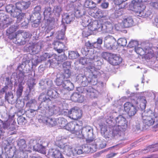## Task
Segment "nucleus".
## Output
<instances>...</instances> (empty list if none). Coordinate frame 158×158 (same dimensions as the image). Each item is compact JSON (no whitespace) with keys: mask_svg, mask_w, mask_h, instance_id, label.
<instances>
[{"mask_svg":"<svg viewBox=\"0 0 158 158\" xmlns=\"http://www.w3.org/2000/svg\"><path fill=\"white\" fill-rule=\"evenodd\" d=\"M38 99L41 102V103L38 108L40 110V112L45 115L46 117L61 114L66 115L67 114V112L60 109L59 107L55 105L50 107V105L52 103V101L48 97L43 93L40 94Z\"/></svg>","mask_w":158,"mask_h":158,"instance_id":"nucleus-1","label":"nucleus"},{"mask_svg":"<svg viewBox=\"0 0 158 158\" xmlns=\"http://www.w3.org/2000/svg\"><path fill=\"white\" fill-rule=\"evenodd\" d=\"M30 5L29 1L25 0L16 2L15 6L12 4L7 5L6 9V11L10 13L11 16L17 18V22L19 23L24 17V14L22 12L28 8Z\"/></svg>","mask_w":158,"mask_h":158,"instance_id":"nucleus-2","label":"nucleus"},{"mask_svg":"<svg viewBox=\"0 0 158 158\" xmlns=\"http://www.w3.org/2000/svg\"><path fill=\"white\" fill-rule=\"evenodd\" d=\"M143 123L145 126H150L154 124L155 131L158 130V114L151 110L144 111L142 114Z\"/></svg>","mask_w":158,"mask_h":158,"instance_id":"nucleus-3","label":"nucleus"},{"mask_svg":"<svg viewBox=\"0 0 158 158\" xmlns=\"http://www.w3.org/2000/svg\"><path fill=\"white\" fill-rule=\"evenodd\" d=\"M14 116L15 115H9L8 119L4 121L0 119V139L3 135L6 130L10 131L16 129V122L14 119Z\"/></svg>","mask_w":158,"mask_h":158,"instance_id":"nucleus-4","label":"nucleus"},{"mask_svg":"<svg viewBox=\"0 0 158 158\" xmlns=\"http://www.w3.org/2000/svg\"><path fill=\"white\" fill-rule=\"evenodd\" d=\"M66 137L65 138L63 136L57 137L56 140L55 142V143L57 146L60 148L64 147V154L68 157H70L72 155L74 156L77 154V152L75 153L76 148L73 149L70 146L67 145L64 146L65 141L66 140Z\"/></svg>","mask_w":158,"mask_h":158,"instance_id":"nucleus-5","label":"nucleus"},{"mask_svg":"<svg viewBox=\"0 0 158 158\" xmlns=\"http://www.w3.org/2000/svg\"><path fill=\"white\" fill-rule=\"evenodd\" d=\"M147 0H133L132 2V10L135 12L137 15L142 17H146L148 15L145 14L143 10L146 8L145 3Z\"/></svg>","mask_w":158,"mask_h":158,"instance_id":"nucleus-6","label":"nucleus"},{"mask_svg":"<svg viewBox=\"0 0 158 158\" xmlns=\"http://www.w3.org/2000/svg\"><path fill=\"white\" fill-rule=\"evenodd\" d=\"M87 71L89 75L88 77L89 84L93 85H96L97 83V76L100 75L99 71L93 66H88Z\"/></svg>","mask_w":158,"mask_h":158,"instance_id":"nucleus-7","label":"nucleus"},{"mask_svg":"<svg viewBox=\"0 0 158 158\" xmlns=\"http://www.w3.org/2000/svg\"><path fill=\"white\" fill-rule=\"evenodd\" d=\"M121 128L116 125H114L112 127H110L109 134H111L110 138L114 137L115 138H119L120 140H123L124 136V132Z\"/></svg>","mask_w":158,"mask_h":158,"instance_id":"nucleus-8","label":"nucleus"},{"mask_svg":"<svg viewBox=\"0 0 158 158\" xmlns=\"http://www.w3.org/2000/svg\"><path fill=\"white\" fill-rule=\"evenodd\" d=\"M81 132L83 138L86 139L87 143L93 142L94 139L93 130L91 127L87 126L83 127Z\"/></svg>","mask_w":158,"mask_h":158,"instance_id":"nucleus-9","label":"nucleus"},{"mask_svg":"<svg viewBox=\"0 0 158 158\" xmlns=\"http://www.w3.org/2000/svg\"><path fill=\"white\" fill-rule=\"evenodd\" d=\"M77 89L79 93L85 94L87 97L91 98H96L98 95V92L91 86L86 88L82 86L79 87Z\"/></svg>","mask_w":158,"mask_h":158,"instance_id":"nucleus-10","label":"nucleus"},{"mask_svg":"<svg viewBox=\"0 0 158 158\" xmlns=\"http://www.w3.org/2000/svg\"><path fill=\"white\" fill-rule=\"evenodd\" d=\"M44 19L47 20L48 24V26L53 27L54 24V18L52 16L51 9L50 7H46L45 8L44 12Z\"/></svg>","mask_w":158,"mask_h":158,"instance_id":"nucleus-11","label":"nucleus"},{"mask_svg":"<svg viewBox=\"0 0 158 158\" xmlns=\"http://www.w3.org/2000/svg\"><path fill=\"white\" fill-rule=\"evenodd\" d=\"M25 63L24 61L20 64L18 67L16 72L12 73V77L14 76V78L16 77L21 81H23L25 77L24 72L23 71V70H25Z\"/></svg>","mask_w":158,"mask_h":158,"instance_id":"nucleus-12","label":"nucleus"},{"mask_svg":"<svg viewBox=\"0 0 158 158\" xmlns=\"http://www.w3.org/2000/svg\"><path fill=\"white\" fill-rule=\"evenodd\" d=\"M92 150L96 151L97 149H101L104 148L106 145V141L102 138H98L92 142Z\"/></svg>","mask_w":158,"mask_h":158,"instance_id":"nucleus-13","label":"nucleus"},{"mask_svg":"<svg viewBox=\"0 0 158 158\" xmlns=\"http://www.w3.org/2000/svg\"><path fill=\"white\" fill-rule=\"evenodd\" d=\"M82 114V111L77 107L72 108L68 111L69 117L74 120H77L80 118Z\"/></svg>","mask_w":158,"mask_h":158,"instance_id":"nucleus-14","label":"nucleus"},{"mask_svg":"<svg viewBox=\"0 0 158 158\" xmlns=\"http://www.w3.org/2000/svg\"><path fill=\"white\" fill-rule=\"evenodd\" d=\"M88 144L83 145L81 147L76 148L75 153L77 152L78 155H80L83 153H88L90 152H93V151L92 150V142L88 143Z\"/></svg>","mask_w":158,"mask_h":158,"instance_id":"nucleus-15","label":"nucleus"},{"mask_svg":"<svg viewBox=\"0 0 158 158\" xmlns=\"http://www.w3.org/2000/svg\"><path fill=\"white\" fill-rule=\"evenodd\" d=\"M115 125L121 128L123 131H126L127 127V122L126 119L123 116L120 115L115 119Z\"/></svg>","mask_w":158,"mask_h":158,"instance_id":"nucleus-16","label":"nucleus"},{"mask_svg":"<svg viewBox=\"0 0 158 158\" xmlns=\"http://www.w3.org/2000/svg\"><path fill=\"white\" fill-rule=\"evenodd\" d=\"M100 58V57L95 56L89 58L81 57L79 59V62L82 65H85L88 63L87 62L89 60L91 59V61L94 63V65H99L101 64V62L99 61Z\"/></svg>","mask_w":158,"mask_h":158,"instance_id":"nucleus-17","label":"nucleus"},{"mask_svg":"<svg viewBox=\"0 0 158 158\" xmlns=\"http://www.w3.org/2000/svg\"><path fill=\"white\" fill-rule=\"evenodd\" d=\"M124 110L130 116H134L137 110L136 108L129 102L125 103L124 104Z\"/></svg>","mask_w":158,"mask_h":158,"instance_id":"nucleus-18","label":"nucleus"},{"mask_svg":"<svg viewBox=\"0 0 158 158\" xmlns=\"http://www.w3.org/2000/svg\"><path fill=\"white\" fill-rule=\"evenodd\" d=\"M49 158H63L61 152L56 149H50L46 155Z\"/></svg>","mask_w":158,"mask_h":158,"instance_id":"nucleus-19","label":"nucleus"},{"mask_svg":"<svg viewBox=\"0 0 158 158\" xmlns=\"http://www.w3.org/2000/svg\"><path fill=\"white\" fill-rule=\"evenodd\" d=\"M101 22L100 20H94L92 22H90L89 25L87 26L88 29L91 31H101L100 28H101Z\"/></svg>","mask_w":158,"mask_h":158,"instance_id":"nucleus-20","label":"nucleus"},{"mask_svg":"<svg viewBox=\"0 0 158 158\" xmlns=\"http://www.w3.org/2000/svg\"><path fill=\"white\" fill-rule=\"evenodd\" d=\"M42 47L41 45V42L40 41L38 43H30V45L28 48L30 52H31L34 54H36L39 52Z\"/></svg>","mask_w":158,"mask_h":158,"instance_id":"nucleus-21","label":"nucleus"},{"mask_svg":"<svg viewBox=\"0 0 158 158\" xmlns=\"http://www.w3.org/2000/svg\"><path fill=\"white\" fill-rule=\"evenodd\" d=\"M18 25H13L10 27L6 30V35L10 40L16 38L17 35L14 32L18 29Z\"/></svg>","mask_w":158,"mask_h":158,"instance_id":"nucleus-22","label":"nucleus"},{"mask_svg":"<svg viewBox=\"0 0 158 158\" xmlns=\"http://www.w3.org/2000/svg\"><path fill=\"white\" fill-rule=\"evenodd\" d=\"M39 141L40 140H39L38 142H37L36 140L31 139L30 141V143L32 146V144H31L32 143H36L35 145L33 146V149L35 151L44 154L45 153V148L41 143H39Z\"/></svg>","mask_w":158,"mask_h":158,"instance_id":"nucleus-23","label":"nucleus"},{"mask_svg":"<svg viewBox=\"0 0 158 158\" xmlns=\"http://www.w3.org/2000/svg\"><path fill=\"white\" fill-rule=\"evenodd\" d=\"M77 82L82 86L85 87L89 84L88 77H87L82 74H79L76 77Z\"/></svg>","mask_w":158,"mask_h":158,"instance_id":"nucleus-24","label":"nucleus"},{"mask_svg":"<svg viewBox=\"0 0 158 158\" xmlns=\"http://www.w3.org/2000/svg\"><path fill=\"white\" fill-rule=\"evenodd\" d=\"M42 117V119L40 121H41L50 127L55 126L57 124V118H52Z\"/></svg>","mask_w":158,"mask_h":158,"instance_id":"nucleus-25","label":"nucleus"},{"mask_svg":"<svg viewBox=\"0 0 158 158\" xmlns=\"http://www.w3.org/2000/svg\"><path fill=\"white\" fill-rule=\"evenodd\" d=\"M81 126L78 125L76 122H70L68 123L65 126L64 129L71 131H78Z\"/></svg>","mask_w":158,"mask_h":158,"instance_id":"nucleus-26","label":"nucleus"},{"mask_svg":"<svg viewBox=\"0 0 158 158\" xmlns=\"http://www.w3.org/2000/svg\"><path fill=\"white\" fill-rule=\"evenodd\" d=\"M122 60V59L120 56L113 54L109 63L112 65H117L121 63Z\"/></svg>","mask_w":158,"mask_h":158,"instance_id":"nucleus-27","label":"nucleus"},{"mask_svg":"<svg viewBox=\"0 0 158 158\" xmlns=\"http://www.w3.org/2000/svg\"><path fill=\"white\" fill-rule=\"evenodd\" d=\"M99 126L101 127V133L106 138H110L111 134H109V127L107 128V125L105 124H100Z\"/></svg>","mask_w":158,"mask_h":158,"instance_id":"nucleus-28","label":"nucleus"},{"mask_svg":"<svg viewBox=\"0 0 158 158\" xmlns=\"http://www.w3.org/2000/svg\"><path fill=\"white\" fill-rule=\"evenodd\" d=\"M24 63H26L25 70L26 71H30L33 66H36L38 64L35 58L32 59L31 62L28 60L25 61Z\"/></svg>","mask_w":158,"mask_h":158,"instance_id":"nucleus-29","label":"nucleus"},{"mask_svg":"<svg viewBox=\"0 0 158 158\" xmlns=\"http://www.w3.org/2000/svg\"><path fill=\"white\" fill-rule=\"evenodd\" d=\"M158 150V143L155 144H152L147 147L145 148L140 150L143 153H146L148 152H154Z\"/></svg>","mask_w":158,"mask_h":158,"instance_id":"nucleus-30","label":"nucleus"},{"mask_svg":"<svg viewBox=\"0 0 158 158\" xmlns=\"http://www.w3.org/2000/svg\"><path fill=\"white\" fill-rule=\"evenodd\" d=\"M101 28L99 29L103 32H110L113 29L112 25L110 22H107L104 24L101 23Z\"/></svg>","mask_w":158,"mask_h":158,"instance_id":"nucleus-31","label":"nucleus"},{"mask_svg":"<svg viewBox=\"0 0 158 158\" xmlns=\"http://www.w3.org/2000/svg\"><path fill=\"white\" fill-rule=\"evenodd\" d=\"M122 23L125 27H129L133 26L134 22L131 17H125L123 18Z\"/></svg>","mask_w":158,"mask_h":158,"instance_id":"nucleus-32","label":"nucleus"},{"mask_svg":"<svg viewBox=\"0 0 158 158\" xmlns=\"http://www.w3.org/2000/svg\"><path fill=\"white\" fill-rule=\"evenodd\" d=\"M26 99L28 100L26 105V107L36 109V107L37 106V102L35 99H32L29 100V97L27 96L26 97Z\"/></svg>","mask_w":158,"mask_h":158,"instance_id":"nucleus-33","label":"nucleus"},{"mask_svg":"<svg viewBox=\"0 0 158 158\" xmlns=\"http://www.w3.org/2000/svg\"><path fill=\"white\" fill-rule=\"evenodd\" d=\"M47 96L53 98H56L60 96V94L56 90H54L53 89H48L47 92V95L44 94Z\"/></svg>","mask_w":158,"mask_h":158,"instance_id":"nucleus-34","label":"nucleus"},{"mask_svg":"<svg viewBox=\"0 0 158 158\" xmlns=\"http://www.w3.org/2000/svg\"><path fill=\"white\" fill-rule=\"evenodd\" d=\"M62 86L65 89L69 91L72 90L74 88V85L73 84L68 80H66L64 81Z\"/></svg>","mask_w":158,"mask_h":158,"instance_id":"nucleus-35","label":"nucleus"},{"mask_svg":"<svg viewBox=\"0 0 158 158\" xmlns=\"http://www.w3.org/2000/svg\"><path fill=\"white\" fill-rule=\"evenodd\" d=\"M14 97L12 93L8 92L5 94V98L9 103L14 104L16 102V100L14 99Z\"/></svg>","mask_w":158,"mask_h":158,"instance_id":"nucleus-36","label":"nucleus"},{"mask_svg":"<svg viewBox=\"0 0 158 158\" xmlns=\"http://www.w3.org/2000/svg\"><path fill=\"white\" fill-rule=\"evenodd\" d=\"M66 79L64 75L61 73H58L56 75V85L58 86L62 85L64 81Z\"/></svg>","mask_w":158,"mask_h":158,"instance_id":"nucleus-37","label":"nucleus"},{"mask_svg":"<svg viewBox=\"0 0 158 158\" xmlns=\"http://www.w3.org/2000/svg\"><path fill=\"white\" fill-rule=\"evenodd\" d=\"M17 145L19 147L20 151H24L27 147L26 141L23 139H20L17 141Z\"/></svg>","mask_w":158,"mask_h":158,"instance_id":"nucleus-38","label":"nucleus"},{"mask_svg":"<svg viewBox=\"0 0 158 158\" xmlns=\"http://www.w3.org/2000/svg\"><path fill=\"white\" fill-rule=\"evenodd\" d=\"M146 95L148 97H152L155 101V104L157 105L158 103V93L150 91H148L146 93Z\"/></svg>","mask_w":158,"mask_h":158,"instance_id":"nucleus-39","label":"nucleus"},{"mask_svg":"<svg viewBox=\"0 0 158 158\" xmlns=\"http://www.w3.org/2000/svg\"><path fill=\"white\" fill-rule=\"evenodd\" d=\"M0 20L3 22L5 21L6 24H10L12 22L10 19L3 13H0Z\"/></svg>","mask_w":158,"mask_h":158,"instance_id":"nucleus-40","label":"nucleus"},{"mask_svg":"<svg viewBox=\"0 0 158 158\" xmlns=\"http://www.w3.org/2000/svg\"><path fill=\"white\" fill-rule=\"evenodd\" d=\"M90 18L88 15H83L81 17V24L84 27H86L91 22Z\"/></svg>","mask_w":158,"mask_h":158,"instance_id":"nucleus-41","label":"nucleus"},{"mask_svg":"<svg viewBox=\"0 0 158 158\" xmlns=\"http://www.w3.org/2000/svg\"><path fill=\"white\" fill-rule=\"evenodd\" d=\"M64 18L66 23H69L74 19V15L71 13H66L64 15Z\"/></svg>","mask_w":158,"mask_h":158,"instance_id":"nucleus-42","label":"nucleus"},{"mask_svg":"<svg viewBox=\"0 0 158 158\" xmlns=\"http://www.w3.org/2000/svg\"><path fill=\"white\" fill-rule=\"evenodd\" d=\"M57 61L56 58L53 57L48 60L47 64L49 68H54L57 65Z\"/></svg>","mask_w":158,"mask_h":158,"instance_id":"nucleus-43","label":"nucleus"},{"mask_svg":"<svg viewBox=\"0 0 158 158\" xmlns=\"http://www.w3.org/2000/svg\"><path fill=\"white\" fill-rule=\"evenodd\" d=\"M50 57L48 54L44 53L40 56H35V58L38 64L40 63L42 61L45 60L46 59Z\"/></svg>","mask_w":158,"mask_h":158,"instance_id":"nucleus-44","label":"nucleus"},{"mask_svg":"<svg viewBox=\"0 0 158 158\" xmlns=\"http://www.w3.org/2000/svg\"><path fill=\"white\" fill-rule=\"evenodd\" d=\"M23 83L21 82L19 83L18 87L16 91V95L18 98H19L22 95L23 90Z\"/></svg>","mask_w":158,"mask_h":158,"instance_id":"nucleus-45","label":"nucleus"},{"mask_svg":"<svg viewBox=\"0 0 158 158\" xmlns=\"http://www.w3.org/2000/svg\"><path fill=\"white\" fill-rule=\"evenodd\" d=\"M84 6L87 8H93L96 7V4L91 0H86Z\"/></svg>","mask_w":158,"mask_h":158,"instance_id":"nucleus-46","label":"nucleus"},{"mask_svg":"<svg viewBox=\"0 0 158 158\" xmlns=\"http://www.w3.org/2000/svg\"><path fill=\"white\" fill-rule=\"evenodd\" d=\"M57 121H58L59 125L64 128L68 123L67 120L63 118H57Z\"/></svg>","mask_w":158,"mask_h":158,"instance_id":"nucleus-47","label":"nucleus"},{"mask_svg":"<svg viewBox=\"0 0 158 158\" xmlns=\"http://www.w3.org/2000/svg\"><path fill=\"white\" fill-rule=\"evenodd\" d=\"M62 11V9L60 6H56L54 7L53 13L56 16L59 17Z\"/></svg>","mask_w":158,"mask_h":158,"instance_id":"nucleus-48","label":"nucleus"},{"mask_svg":"<svg viewBox=\"0 0 158 158\" xmlns=\"http://www.w3.org/2000/svg\"><path fill=\"white\" fill-rule=\"evenodd\" d=\"M48 78L42 79L40 81L39 84L42 89H47Z\"/></svg>","mask_w":158,"mask_h":158,"instance_id":"nucleus-49","label":"nucleus"},{"mask_svg":"<svg viewBox=\"0 0 158 158\" xmlns=\"http://www.w3.org/2000/svg\"><path fill=\"white\" fill-rule=\"evenodd\" d=\"M81 97V95L77 93H73L71 96V99L74 102H80V98Z\"/></svg>","mask_w":158,"mask_h":158,"instance_id":"nucleus-50","label":"nucleus"},{"mask_svg":"<svg viewBox=\"0 0 158 158\" xmlns=\"http://www.w3.org/2000/svg\"><path fill=\"white\" fill-rule=\"evenodd\" d=\"M141 130L140 125L139 122H136L133 125L132 131L133 132H137Z\"/></svg>","mask_w":158,"mask_h":158,"instance_id":"nucleus-51","label":"nucleus"},{"mask_svg":"<svg viewBox=\"0 0 158 158\" xmlns=\"http://www.w3.org/2000/svg\"><path fill=\"white\" fill-rule=\"evenodd\" d=\"M79 56V54L76 52L71 51L69 53V59H74L78 58Z\"/></svg>","mask_w":158,"mask_h":158,"instance_id":"nucleus-52","label":"nucleus"},{"mask_svg":"<svg viewBox=\"0 0 158 158\" xmlns=\"http://www.w3.org/2000/svg\"><path fill=\"white\" fill-rule=\"evenodd\" d=\"M113 54L106 52H103L102 54V58L107 60L109 62Z\"/></svg>","mask_w":158,"mask_h":158,"instance_id":"nucleus-53","label":"nucleus"},{"mask_svg":"<svg viewBox=\"0 0 158 158\" xmlns=\"http://www.w3.org/2000/svg\"><path fill=\"white\" fill-rule=\"evenodd\" d=\"M35 85V80L33 78L31 79L28 83V86L30 91L32 90Z\"/></svg>","mask_w":158,"mask_h":158,"instance_id":"nucleus-54","label":"nucleus"},{"mask_svg":"<svg viewBox=\"0 0 158 158\" xmlns=\"http://www.w3.org/2000/svg\"><path fill=\"white\" fill-rule=\"evenodd\" d=\"M41 7L40 6H37L34 9L33 15L35 16V17H38L40 15Z\"/></svg>","mask_w":158,"mask_h":158,"instance_id":"nucleus-55","label":"nucleus"},{"mask_svg":"<svg viewBox=\"0 0 158 158\" xmlns=\"http://www.w3.org/2000/svg\"><path fill=\"white\" fill-rule=\"evenodd\" d=\"M127 0H114V3L116 5L120 6L121 5V8H123L125 6V4H124L123 3Z\"/></svg>","mask_w":158,"mask_h":158,"instance_id":"nucleus-56","label":"nucleus"},{"mask_svg":"<svg viewBox=\"0 0 158 158\" xmlns=\"http://www.w3.org/2000/svg\"><path fill=\"white\" fill-rule=\"evenodd\" d=\"M30 19L31 20H32V21L31 22L32 26L34 27H38L40 23V20L38 19H36L33 20L32 17H31Z\"/></svg>","mask_w":158,"mask_h":158,"instance_id":"nucleus-57","label":"nucleus"},{"mask_svg":"<svg viewBox=\"0 0 158 158\" xmlns=\"http://www.w3.org/2000/svg\"><path fill=\"white\" fill-rule=\"evenodd\" d=\"M31 151L30 150H24V151H21L20 152V158H27L28 155L27 152L30 153Z\"/></svg>","mask_w":158,"mask_h":158,"instance_id":"nucleus-58","label":"nucleus"},{"mask_svg":"<svg viewBox=\"0 0 158 158\" xmlns=\"http://www.w3.org/2000/svg\"><path fill=\"white\" fill-rule=\"evenodd\" d=\"M107 12L106 11H102L100 10H98L96 12V15L98 18H104L107 15L106 14L104 15V13Z\"/></svg>","mask_w":158,"mask_h":158,"instance_id":"nucleus-59","label":"nucleus"},{"mask_svg":"<svg viewBox=\"0 0 158 158\" xmlns=\"http://www.w3.org/2000/svg\"><path fill=\"white\" fill-rule=\"evenodd\" d=\"M138 45V42L137 40H131L127 46L131 48L134 47L135 48L136 46Z\"/></svg>","mask_w":158,"mask_h":158,"instance_id":"nucleus-60","label":"nucleus"},{"mask_svg":"<svg viewBox=\"0 0 158 158\" xmlns=\"http://www.w3.org/2000/svg\"><path fill=\"white\" fill-rule=\"evenodd\" d=\"M104 46L108 49H112L113 45L110 40H104Z\"/></svg>","mask_w":158,"mask_h":158,"instance_id":"nucleus-61","label":"nucleus"},{"mask_svg":"<svg viewBox=\"0 0 158 158\" xmlns=\"http://www.w3.org/2000/svg\"><path fill=\"white\" fill-rule=\"evenodd\" d=\"M56 39L57 40H64L66 37L65 35L64 31H61L58 32L56 36Z\"/></svg>","mask_w":158,"mask_h":158,"instance_id":"nucleus-62","label":"nucleus"},{"mask_svg":"<svg viewBox=\"0 0 158 158\" xmlns=\"http://www.w3.org/2000/svg\"><path fill=\"white\" fill-rule=\"evenodd\" d=\"M17 121L18 124L19 125H24L26 122L25 118L22 116L18 117Z\"/></svg>","mask_w":158,"mask_h":158,"instance_id":"nucleus-63","label":"nucleus"},{"mask_svg":"<svg viewBox=\"0 0 158 158\" xmlns=\"http://www.w3.org/2000/svg\"><path fill=\"white\" fill-rule=\"evenodd\" d=\"M70 69H64V73H62L64 76V77L66 78H69L71 75V72L70 70Z\"/></svg>","mask_w":158,"mask_h":158,"instance_id":"nucleus-64","label":"nucleus"}]
</instances>
